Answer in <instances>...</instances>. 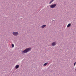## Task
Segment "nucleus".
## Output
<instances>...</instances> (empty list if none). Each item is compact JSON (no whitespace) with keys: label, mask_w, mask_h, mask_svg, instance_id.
I'll list each match as a JSON object with an SVG mask.
<instances>
[{"label":"nucleus","mask_w":76,"mask_h":76,"mask_svg":"<svg viewBox=\"0 0 76 76\" xmlns=\"http://www.w3.org/2000/svg\"><path fill=\"white\" fill-rule=\"evenodd\" d=\"M31 49L30 48H26L23 51V52H22V53L25 54V53H26L28 52H29V51H31Z\"/></svg>","instance_id":"obj_1"},{"label":"nucleus","mask_w":76,"mask_h":76,"mask_svg":"<svg viewBox=\"0 0 76 76\" xmlns=\"http://www.w3.org/2000/svg\"><path fill=\"white\" fill-rule=\"evenodd\" d=\"M57 6V4H54L51 5L50 7V8H54Z\"/></svg>","instance_id":"obj_2"},{"label":"nucleus","mask_w":76,"mask_h":76,"mask_svg":"<svg viewBox=\"0 0 76 76\" xmlns=\"http://www.w3.org/2000/svg\"><path fill=\"white\" fill-rule=\"evenodd\" d=\"M18 32H14L13 33H12V34L13 35H14V36H17L18 35Z\"/></svg>","instance_id":"obj_3"},{"label":"nucleus","mask_w":76,"mask_h":76,"mask_svg":"<svg viewBox=\"0 0 76 76\" xmlns=\"http://www.w3.org/2000/svg\"><path fill=\"white\" fill-rule=\"evenodd\" d=\"M56 44H57L56 42H53L51 43V45L52 46H55L56 45Z\"/></svg>","instance_id":"obj_4"},{"label":"nucleus","mask_w":76,"mask_h":76,"mask_svg":"<svg viewBox=\"0 0 76 76\" xmlns=\"http://www.w3.org/2000/svg\"><path fill=\"white\" fill-rule=\"evenodd\" d=\"M18 67H19V65H17L15 66V69H18Z\"/></svg>","instance_id":"obj_5"},{"label":"nucleus","mask_w":76,"mask_h":76,"mask_svg":"<svg viewBox=\"0 0 76 76\" xmlns=\"http://www.w3.org/2000/svg\"><path fill=\"white\" fill-rule=\"evenodd\" d=\"M45 26H46V25H43L41 26V28H44L45 27Z\"/></svg>","instance_id":"obj_6"},{"label":"nucleus","mask_w":76,"mask_h":76,"mask_svg":"<svg viewBox=\"0 0 76 76\" xmlns=\"http://www.w3.org/2000/svg\"><path fill=\"white\" fill-rule=\"evenodd\" d=\"M70 26H71V24L70 23H69L67 26V28H69Z\"/></svg>","instance_id":"obj_7"},{"label":"nucleus","mask_w":76,"mask_h":76,"mask_svg":"<svg viewBox=\"0 0 76 76\" xmlns=\"http://www.w3.org/2000/svg\"><path fill=\"white\" fill-rule=\"evenodd\" d=\"M54 1V0H51L49 2V4H51V3H53V1Z\"/></svg>","instance_id":"obj_8"},{"label":"nucleus","mask_w":76,"mask_h":76,"mask_svg":"<svg viewBox=\"0 0 76 76\" xmlns=\"http://www.w3.org/2000/svg\"><path fill=\"white\" fill-rule=\"evenodd\" d=\"M48 64V63H46L45 64H44L43 65V66H47V65Z\"/></svg>","instance_id":"obj_9"},{"label":"nucleus","mask_w":76,"mask_h":76,"mask_svg":"<svg viewBox=\"0 0 76 76\" xmlns=\"http://www.w3.org/2000/svg\"><path fill=\"white\" fill-rule=\"evenodd\" d=\"M12 48H13V47H14V45L13 44H12Z\"/></svg>","instance_id":"obj_10"},{"label":"nucleus","mask_w":76,"mask_h":76,"mask_svg":"<svg viewBox=\"0 0 76 76\" xmlns=\"http://www.w3.org/2000/svg\"><path fill=\"white\" fill-rule=\"evenodd\" d=\"M76 62H75L74 63V66H75L76 65Z\"/></svg>","instance_id":"obj_11"}]
</instances>
